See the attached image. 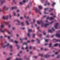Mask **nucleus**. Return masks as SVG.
Masks as SVG:
<instances>
[{
  "label": "nucleus",
  "mask_w": 60,
  "mask_h": 60,
  "mask_svg": "<svg viewBox=\"0 0 60 60\" xmlns=\"http://www.w3.org/2000/svg\"><path fill=\"white\" fill-rule=\"evenodd\" d=\"M44 13L45 14H47V13H46V12L45 11L44 12Z\"/></svg>",
  "instance_id": "nucleus-62"
},
{
  "label": "nucleus",
  "mask_w": 60,
  "mask_h": 60,
  "mask_svg": "<svg viewBox=\"0 0 60 60\" xmlns=\"http://www.w3.org/2000/svg\"><path fill=\"white\" fill-rule=\"evenodd\" d=\"M46 19H49L50 20H53V18H52V17H51L50 18H49V16L48 17L46 18Z\"/></svg>",
  "instance_id": "nucleus-6"
},
{
  "label": "nucleus",
  "mask_w": 60,
  "mask_h": 60,
  "mask_svg": "<svg viewBox=\"0 0 60 60\" xmlns=\"http://www.w3.org/2000/svg\"><path fill=\"white\" fill-rule=\"evenodd\" d=\"M48 43H45V46H47V45H48Z\"/></svg>",
  "instance_id": "nucleus-45"
},
{
  "label": "nucleus",
  "mask_w": 60,
  "mask_h": 60,
  "mask_svg": "<svg viewBox=\"0 0 60 60\" xmlns=\"http://www.w3.org/2000/svg\"><path fill=\"white\" fill-rule=\"evenodd\" d=\"M10 59H11V58L9 57V58L7 59V60H10Z\"/></svg>",
  "instance_id": "nucleus-36"
},
{
  "label": "nucleus",
  "mask_w": 60,
  "mask_h": 60,
  "mask_svg": "<svg viewBox=\"0 0 60 60\" xmlns=\"http://www.w3.org/2000/svg\"><path fill=\"white\" fill-rule=\"evenodd\" d=\"M52 45V44L50 43L49 45V47H50V46H51Z\"/></svg>",
  "instance_id": "nucleus-38"
},
{
  "label": "nucleus",
  "mask_w": 60,
  "mask_h": 60,
  "mask_svg": "<svg viewBox=\"0 0 60 60\" xmlns=\"http://www.w3.org/2000/svg\"><path fill=\"white\" fill-rule=\"evenodd\" d=\"M23 45H24L25 44H26V45H27V44H26V42H25L24 43H23Z\"/></svg>",
  "instance_id": "nucleus-34"
},
{
  "label": "nucleus",
  "mask_w": 60,
  "mask_h": 60,
  "mask_svg": "<svg viewBox=\"0 0 60 60\" xmlns=\"http://www.w3.org/2000/svg\"><path fill=\"white\" fill-rule=\"evenodd\" d=\"M27 35L28 37H30V33H28L27 34Z\"/></svg>",
  "instance_id": "nucleus-28"
},
{
  "label": "nucleus",
  "mask_w": 60,
  "mask_h": 60,
  "mask_svg": "<svg viewBox=\"0 0 60 60\" xmlns=\"http://www.w3.org/2000/svg\"><path fill=\"white\" fill-rule=\"evenodd\" d=\"M54 36V35H53L52 36H51V38H53V37Z\"/></svg>",
  "instance_id": "nucleus-47"
},
{
  "label": "nucleus",
  "mask_w": 60,
  "mask_h": 60,
  "mask_svg": "<svg viewBox=\"0 0 60 60\" xmlns=\"http://www.w3.org/2000/svg\"><path fill=\"white\" fill-rule=\"evenodd\" d=\"M50 9L51 10H54V8H50Z\"/></svg>",
  "instance_id": "nucleus-39"
},
{
  "label": "nucleus",
  "mask_w": 60,
  "mask_h": 60,
  "mask_svg": "<svg viewBox=\"0 0 60 60\" xmlns=\"http://www.w3.org/2000/svg\"><path fill=\"white\" fill-rule=\"evenodd\" d=\"M32 32V29H29L28 30V32Z\"/></svg>",
  "instance_id": "nucleus-15"
},
{
  "label": "nucleus",
  "mask_w": 60,
  "mask_h": 60,
  "mask_svg": "<svg viewBox=\"0 0 60 60\" xmlns=\"http://www.w3.org/2000/svg\"><path fill=\"white\" fill-rule=\"evenodd\" d=\"M26 23H27V24L28 25H29V23H28V22H27V21H26Z\"/></svg>",
  "instance_id": "nucleus-42"
},
{
  "label": "nucleus",
  "mask_w": 60,
  "mask_h": 60,
  "mask_svg": "<svg viewBox=\"0 0 60 60\" xmlns=\"http://www.w3.org/2000/svg\"><path fill=\"white\" fill-rule=\"evenodd\" d=\"M16 46H17V47H18L17 49H19V46H18V45H16Z\"/></svg>",
  "instance_id": "nucleus-35"
},
{
  "label": "nucleus",
  "mask_w": 60,
  "mask_h": 60,
  "mask_svg": "<svg viewBox=\"0 0 60 60\" xmlns=\"http://www.w3.org/2000/svg\"><path fill=\"white\" fill-rule=\"evenodd\" d=\"M22 51H20V52H19V53H18V56H19V53H22Z\"/></svg>",
  "instance_id": "nucleus-27"
},
{
  "label": "nucleus",
  "mask_w": 60,
  "mask_h": 60,
  "mask_svg": "<svg viewBox=\"0 0 60 60\" xmlns=\"http://www.w3.org/2000/svg\"><path fill=\"white\" fill-rule=\"evenodd\" d=\"M41 50H43V48H41Z\"/></svg>",
  "instance_id": "nucleus-57"
},
{
  "label": "nucleus",
  "mask_w": 60,
  "mask_h": 60,
  "mask_svg": "<svg viewBox=\"0 0 60 60\" xmlns=\"http://www.w3.org/2000/svg\"><path fill=\"white\" fill-rule=\"evenodd\" d=\"M22 26H24L25 25L24 24V23L22 22L21 23Z\"/></svg>",
  "instance_id": "nucleus-30"
},
{
  "label": "nucleus",
  "mask_w": 60,
  "mask_h": 60,
  "mask_svg": "<svg viewBox=\"0 0 60 60\" xmlns=\"http://www.w3.org/2000/svg\"><path fill=\"white\" fill-rule=\"evenodd\" d=\"M35 35V34H33V38H34Z\"/></svg>",
  "instance_id": "nucleus-24"
},
{
  "label": "nucleus",
  "mask_w": 60,
  "mask_h": 60,
  "mask_svg": "<svg viewBox=\"0 0 60 60\" xmlns=\"http://www.w3.org/2000/svg\"><path fill=\"white\" fill-rule=\"evenodd\" d=\"M4 24H5V25H6V24H7L8 25H9V28H10V27H11V26L10 25V22H8L7 23V22H4Z\"/></svg>",
  "instance_id": "nucleus-4"
},
{
  "label": "nucleus",
  "mask_w": 60,
  "mask_h": 60,
  "mask_svg": "<svg viewBox=\"0 0 60 60\" xmlns=\"http://www.w3.org/2000/svg\"><path fill=\"white\" fill-rule=\"evenodd\" d=\"M39 27H38L37 28V29H38V31H39V32H41V30H40L39 29Z\"/></svg>",
  "instance_id": "nucleus-26"
},
{
  "label": "nucleus",
  "mask_w": 60,
  "mask_h": 60,
  "mask_svg": "<svg viewBox=\"0 0 60 60\" xmlns=\"http://www.w3.org/2000/svg\"><path fill=\"white\" fill-rule=\"evenodd\" d=\"M32 42H34V40H33L31 41Z\"/></svg>",
  "instance_id": "nucleus-55"
},
{
  "label": "nucleus",
  "mask_w": 60,
  "mask_h": 60,
  "mask_svg": "<svg viewBox=\"0 0 60 60\" xmlns=\"http://www.w3.org/2000/svg\"><path fill=\"white\" fill-rule=\"evenodd\" d=\"M37 56H35L34 57V58H37Z\"/></svg>",
  "instance_id": "nucleus-51"
},
{
  "label": "nucleus",
  "mask_w": 60,
  "mask_h": 60,
  "mask_svg": "<svg viewBox=\"0 0 60 60\" xmlns=\"http://www.w3.org/2000/svg\"><path fill=\"white\" fill-rule=\"evenodd\" d=\"M17 8V7H13L12 8V10H13V9H16Z\"/></svg>",
  "instance_id": "nucleus-13"
},
{
  "label": "nucleus",
  "mask_w": 60,
  "mask_h": 60,
  "mask_svg": "<svg viewBox=\"0 0 60 60\" xmlns=\"http://www.w3.org/2000/svg\"><path fill=\"white\" fill-rule=\"evenodd\" d=\"M46 37H47V38H49V35H47L46 36Z\"/></svg>",
  "instance_id": "nucleus-48"
},
{
  "label": "nucleus",
  "mask_w": 60,
  "mask_h": 60,
  "mask_svg": "<svg viewBox=\"0 0 60 60\" xmlns=\"http://www.w3.org/2000/svg\"><path fill=\"white\" fill-rule=\"evenodd\" d=\"M11 42H13V40L12 39H11Z\"/></svg>",
  "instance_id": "nucleus-64"
},
{
  "label": "nucleus",
  "mask_w": 60,
  "mask_h": 60,
  "mask_svg": "<svg viewBox=\"0 0 60 60\" xmlns=\"http://www.w3.org/2000/svg\"><path fill=\"white\" fill-rule=\"evenodd\" d=\"M55 4H56V3L54 2H53V4H52V6H54Z\"/></svg>",
  "instance_id": "nucleus-23"
},
{
  "label": "nucleus",
  "mask_w": 60,
  "mask_h": 60,
  "mask_svg": "<svg viewBox=\"0 0 60 60\" xmlns=\"http://www.w3.org/2000/svg\"><path fill=\"white\" fill-rule=\"evenodd\" d=\"M56 36L57 37H60V35L58 33L56 34Z\"/></svg>",
  "instance_id": "nucleus-8"
},
{
  "label": "nucleus",
  "mask_w": 60,
  "mask_h": 60,
  "mask_svg": "<svg viewBox=\"0 0 60 60\" xmlns=\"http://www.w3.org/2000/svg\"><path fill=\"white\" fill-rule=\"evenodd\" d=\"M28 1V0H27V1L25 0H24L23 1V3H26V2H27Z\"/></svg>",
  "instance_id": "nucleus-19"
},
{
  "label": "nucleus",
  "mask_w": 60,
  "mask_h": 60,
  "mask_svg": "<svg viewBox=\"0 0 60 60\" xmlns=\"http://www.w3.org/2000/svg\"><path fill=\"white\" fill-rule=\"evenodd\" d=\"M50 15H53V14L52 13H51Z\"/></svg>",
  "instance_id": "nucleus-60"
},
{
  "label": "nucleus",
  "mask_w": 60,
  "mask_h": 60,
  "mask_svg": "<svg viewBox=\"0 0 60 60\" xmlns=\"http://www.w3.org/2000/svg\"><path fill=\"white\" fill-rule=\"evenodd\" d=\"M49 32H50V33H52V31H51V30H49Z\"/></svg>",
  "instance_id": "nucleus-21"
},
{
  "label": "nucleus",
  "mask_w": 60,
  "mask_h": 60,
  "mask_svg": "<svg viewBox=\"0 0 60 60\" xmlns=\"http://www.w3.org/2000/svg\"><path fill=\"white\" fill-rule=\"evenodd\" d=\"M13 13H14V16H15V12H13Z\"/></svg>",
  "instance_id": "nucleus-44"
},
{
  "label": "nucleus",
  "mask_w": 60,
  "mask_h": 60,
  "mask_svg": "<svg viewBox=\"0 0 60 60\" xmlns=\"http://www.w3.org/2000/svg\"><path fill=\"white\" fill-rule=\"evenodd\" d=\"M9 15L10 18H11V15Z\"/></svg>",
  "instance_id": "nucleus-63"
},
{
  "label": "nucleus",
  "mask_w": 60,
  "mask_h": 60,
  "mask_svg": "<svg viewBox=\"0 0 60 60\" xmlns=\"http://www.w3.org/2000/svg\"><path fill=\"white\" fill-rule=\"evenodd\" d=\"M39 8L40 9H41L42 8V7L41 6H40L39 7Z\"/></svg>",
  "instance_id": "nucleus-18"
},
{
  "label": "nucleus",
  "mask_w": 60,
  "mask_h": 60,
  "mask_svg": "<svg viewBox=\"0 0 60 60\" xmlns=\"http://www.w3.org/2000/svg\"><path fill=\"white\" fill-rule=\"evenodd\" d=\"M4 25H1V28H3L4 27Z\"/></svg>",
  "instance_id": "nucleus-17"
},
{
  "label": "nucleus",
  "mask_w": 60,
  "mask_h": 60,
  "mask_svg": "<svg viewBox=\"0 0 60 60\" xmlns=\"http://www.w3.org/2000/svg\"><path fill=\"white\" fill-rule=\"evenodd\" d=\"M49 10V8H47L45 9V11H46V10Z\"/></svg>",
  "instance_id": "nucleus-29"
},
{
  "label": "nucleus",
  "mask_w": 60,
  "mask_h": 60,
  "mask_svg": "<svg viewBox=\"0 0 60 60\" xmlns=\"http://www.w3.org/2000/svg\"><path fill=\"white\" fill-rule=\"evenodd\" d=\"M57 45H59V44H55L54 45V46L55 47H56Z\"/></svg>",
  "instance_id": "nucleus-16"
},
{
  "label": "nucleus",
  "mask_w": 60,
  "mask_h": 60,
  "mask_svg": "<svg viewBox=\"0 0 60 60\" xmlns=\"http://www.w3.org/2000/svg\"><path fill=\"white\" fill-rule=\"evenodd\" d=\"M46 17V15H44L43 16V17H44V18H45Z\"/></svg>",
  "instance_id": "nucleus-52"
},
{
  "label": "nucleus",
  "mask_w": 60,
  "mask_h": 60,
  "mask_svg": "<svg viewBox=\"0 0 60 60\" xmlns=\"http://www.w3.org/2000/svg\"><path fill=\"white\" fill-rule=\"evenodd\" d=\"M48 41H49V40L48 39H46L45 41V42H48Z\"/></svg>",
  "instance_id": "nucleus-37"
},
{
  "label": "nucleus",
  "mask_w": 60,
  "mask_h": 60,
  "mask_svg": "<svg viewBox=\"0 0 60 60\" xmlns=\"http://www.w3.org/2000/svg\"><path fill=\"white\" fill-rule=\"evenodd\" d=\"M30 49H31V48H32V47L31 46H30Z\"/></svg>",
  "instance_id": "nucleus-53"
},
{
  "label": "nucleus",
  "mask_w": 60,
  "mask_h": 60,
  "mask_svg": "<svg viewBox=\"0 0 60 60\" xmlns=\"http://www.w3.org/2000/svg\"><path fill=\"white\" fill-rule=\"evenodd\" d=\"M59 57H60V55H59L57 57V58H59Z\"/></svg>",
  "instance_id": "nucleus-31"
},
{
  "label": "nucleus",
  "mask_w": 60,
  "mask_h": 60,
  "mask_svg": "<svg viewBox=\"0 0 60 60\" xmlns=\"http://www.w3.org/2000/svg\"><path fill=\"white\" fill-rule=\"evenodd\" d=\"M37 40L38 41V43H40V40L38 39H37Z\"/></svg>",
  "instance_id": "nucleus-32"
},
{
  "label": "nucleus",
  "mask_w": 60,
  "mask_h": 60,
  "mask_svg": "<svg viewBox=\"0 0 60 60\" xmlns=\"http://www.w3.org/2000/svg\"><path fill=\"white\" fill-rule=\"evenodd\" d=\"M9 45V44L8 43V45H5V46H4L3 47V48H5V47H6V46H8V45Z\"/></svg>",
  "instance_id": "nucleus-20"
},
{
  "label": "nucleus",
  "mask_w": 60,
  "mask_h": 60,
  "mask_svg": "<svg viewBox=\"0 0 60 60\" xmlns=\"http://www.w3.org/2000/svg\"><path fill=\"white\" fill-rule=\"evenodd\" d=\"M3 9L4 10H6V11H8L9 9V8H8L6 6H4L3 7Z\"/></svg>",
  "instance_id": "nucleus-3"
},
{
  "label": "nucleus",
  "mask_w": 60,
  "mask_h": 60,
  "mask_svg": "<svg viewBox=\"0 0 60 60\" xmlns=\"http://www.w3.org/2000/svg\"><path fill=\"white\" fill-rule=\"evenodd\" d=\"M0 1L1 2V5L3 4V3H4V2H5V1L4 0H0Z\"/></svg>",
  "instance_id": "nucleus-11"
},
{
  "label": "nucleus",
  "mask_w": 60,
  "mask_h": 60,
  "mask_svg": "<svg viewBox=\"0 0 60 60\" xmlns=\"http://www.w3.org/2000/svg\"><path fill=\"white\" fill-rule=\"evenodd\" d=\"M10 48L11 49V48H12V45H11L10 46Z\"/></svg>",
  "instance_id": "nucleus-56"
},
{
  "label": "nucleus",
  "mask_w": 60,
  "mask_h": 60,
  "mask_svg": "<svg viewBox=\"0 0 60 60\" xmlns=\"http://www.w3.org/2000/svg\"><path fill=\"white\" fill-rule=\"evenodd\" d=\"M3 38V36H1L0 37V38L1 39H2Z\"/></svg>",
  "instance_id": "nucleus-61"
},
{
  "label": "nucleus",
  "mask_w": 60,
  "mask_h": 60,
  "mask_svg": "<svg viewBox=\"0 0 60 60\" xmlns=\"http://www.w3.org/2000/svg\"><path fill=\"white\" fill-rule=\"evenodd\" d=\"M25 49H28V47H27V46H26V47L25 48Z\"/></svg>",
  "instance_id": "nucleus-46"
},
{
  "label": "nucleus",
  "mask_w": 60,
  "mask_h": 60,
  "mask_svg": "<svg viewBox=\"0 0 60 60\" xmlns=\"http://www.w3.org/2000/svg\"><path fill=\"white\" fill-rule=\"evenodd\" d=\"M15 43H18V42L16 41H15Z\"/></svg>",
  "instance_id": "nucleus-43"
},
{
  "label": "nucleus",
  "mask_w": 60,
  "mask_h": 60,
  "mask_svg": "<svg viewBox=\"0 0 60 60\" xmlns=\"http://www.w3.org/2000/svg\"><path fill=\"white\" fill-rule=\"evenodd\" d=\"M44 34L45 35H46V33H44Z\"/></svg>",
  "instance_id": "nucleus-59"
},
{
  "label": "nucleus",
  "mask_w": 60,
  "mask_h": 60,
  "mask_svg": "<svg viewBox=\"0 0 60 60\" xmlns=\"http://www.w3.org/2000/svg\"><path fill=\"white\" fill-rule=\"evenodd\" d=\"M47 4H48V5H49V3H48V2L47 1L46 2V4H45V6H46V5H47Z\"/></svg>",
  "instance_id": "nucleus-10"
},
{
  "label": "nucleus",
  "mask_w": 60,
  "mask_h": 60,
  "mask_svg": "<svg viewBox=\"0 0 60 60\" xmlns=\"http://www.w3.org/2000/svg\"><path fill=\"white\" fill-rule=\"evenodd\" d=\"M58 53L57 52H56V53H55V54L56 55V54H58Z\"/></svg>",
  "instance_id": "nucleus-50"
},
{
  "label": "nucleus",
  "mask_w": 60,
  "mask_h": 60,
  "mask_svg": "<svg viewBox=\"0 0 60 60\" xmlns=\"http://www.w3.org/2000/svg\"><path fill=\"white\" fill-rule=\"evenodd\" d=\"M33 21H34V23H35V20L34 19H33Z\"/></svg>",
  "instance_id": "nucleus-58"
},
{
  "label": "nucleus",
  "mask_w": 60,
  "mask_h": 60,
  "mask_svg": "<svg viewBox=\"0 0 60 60\" xmlns=\"http://www.w3.org/2000/svg\"><path fill=\"white\" fill-rule=\"evenodd\" d=\"M5 37H8V39H10V37L9 36H8L7 35H5Z\"/></svg>",
  "instance_id": "nucleus-14"
},
{
  "label": "nucleus",
  "mask_w": 60,
  "mask_h": 60,
  "mask_svg": "<svg viewBox=\"0 0 60 60\" xmlns=\"http://www.w3.org/2000/svg\"><path fill=\"white\" fill-rule=\"evenodd\" d=\"M34 10H35V11H36V12H37V11H38L39 14H40L41 15V12H40V10L39 9H37V8L36 7H34Z\"/></svg>",
  "instance_id": "nucleus-2"
},
{
  "label": "nucleus",
  "mask_w": 60,
  "mask_h": 60,
  "mask_svg": "<svg viewBox=\"0 0 60 60\" xmlns=\"http://www.w3.org/2000/svg\"><path fill=\"white\" fill-rule=\"evenodd\" d=\"M15 28H14V27H12V29L13 30H15Z\"/></svg>",
  "instance_id": "nucleus-49"
},
{
  "label": "nucleus",
  "mask_w": 60,
  "mask_h": 60,
  "mask_svg": "<svg viewBox=\"0 0 60 60\" xmlns=\"http://www.w3.org/2000/svg\"><path fill=\"white\" fill-rule=\"evenodd\" d=\"M37 23L38 24H40L41 23L42 24H41V26L42 27L45 26V27H47V26H49V24H45L43 23H42V21L41 20V22H39V21H38Z\"/></svg>",
  "instance_id": "nucleus-1"
},
{
  "label": "nucleus",
  "mask_w": 60,
  "mask_h": 60,
  "mask_svg": "<svg viewBox=\"0 0 60 60\" xmlns=\"http://www.w3.org/2000/svg\"><path fill=\"white\" fill-rule=\"evenodd\" d=\"M17 21L18 23L19 24V26L20 25V22H19V20H17Z\"/></svg>",
  "instance_id": "nucleus-22"
},
{
  "label": "nucleus",
  "mask_w": 60,
  "mask_h": 60,
  "mask_svg": "<svg viewBox=\"0 0 60 60\" xmlns=\"http://www.w3.org/2000/svg\"><path fill=\"white\" fill-rule=\"evenodd\" d=\"M54 22L52 21L50 23V24H52L53 22Z\"/></svg>",
  "instance_id": "nucleus-41"
},
{
  "label": "nucleus",
  "mask_w": 60,
  "mask_h": 60,
  "mask_svg": "<svg viewBox=\"0 0 60 60\" xmlns=\"http://www.w3.org/2000/svg\"><path fill=\"white\" fill-rule=\"evenodd\" d=\"M20 4H23V2H20Z\"/></svg>",
  "instance_id": "nucleus-40"
},
{
  "label": "nucleus",
  "mask_w": 60,
  "mask_h": 60,
  "mask_svg": "<svg viewBox=\"0 0 60 60\" xmlns=\"http://www.w3.org/2000/svg\"><path fill=\"white\" fill-rule=\"evenodd\" d=\"M8 18V17L7 16H4L3 17V19H7Z\"/></svg>",
  "instance_id": "nucleus-5"
},
{
  "label": "nucleus",
  "mask_w": 60,
  "mask_h": 60,
  "mask_svg": "<svg viewBox=\"0 0 60 60\" xmlns=\"http://www.w3.org/2000/svg\"><path fill=\"white\" fill-rule=\"evenodd\" d=\"M13 2L15 4H16V3L15 2V0H13Z\"/></svg>",
  "instance_id": "nucleus-33"
},
{
  "label": "nucleus",
  "mask_w": 60,
  "mask_h": 60,
  "mask_svg": "<svg viewBox=\"0 0 60 60\" xmlns=\"http://www.w3.org/2000/svg\"><path fill=\"white\" fill-rule=\"evenodd\" d=\"M4 30H2L1 28H0V33L1 32H2L3 33H4Z\"/></svg>",
  "instance_id": "nucleus-12"
},
{
  "label": "nucleus",
  "mask_w": 60,
  "mask_h": 60,
  "mask_svg": "<svg viewBox=\"0 0 60 60\" xmlns=\"http://www.w3.org/2000/svg\"><path fill=\"white\" fill-rule=\"evenodd\" d=\"M42 3H43V1H44V0H42Z\"/></svg>",
  "instance_id": "nucleus-54"
},
{
  "label": "nucleus",
  "mask_w": 60,
  "mask_h": 60,
  "mask_svg": "<svg viewBox=\"0 0 60 60\" xmlns=\"http://www.w3.org/2000/svg\"><path fill=\"white\" fill-rule=\"evenodd\" d=\"M39 56H41V57H42L43 55H42V54L41 55L40 54H39Z\"/></svg>",
  "instance_id": "nucleus-25"
},
{
  "label": "nucleus",
  "mask_w": 60,
  "mask_h": 60,
  "mask_svg": "<svg viewBox=\"0 0 60 60\" xmlns=\"http://www.w3.org/2000/svg\"><path fill=\"white\" fill-rule=\"evenodd\" d=\"M59 23H57L56 24V25H55V26L56 29H57V26L58 25Z\"/></svg>",
  "instance_id": "nucleus-7"
},
{
  "label": "nucleus",
  "mask_w": 60,
  "mask_h": 60,
  "mask_svg": "<svg viewBox=\"0 0 60 60\" xmlns=\"http://www.w3.org/2000/svg\"><path fill=\"white\" fill-rule=\"evenodd\" d=\"M45 57V58H47V57H49L50 56V55H47V54H46L44 56Z\"/></svg>",
  "instance_id": "nucleus-9"
}]
</instances>
